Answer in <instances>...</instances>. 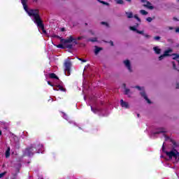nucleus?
I'll return each mask as SVG.
<instances>
[{"mask_svg":"<svg viewBox=\"0 0 179 179\" xmlns=\"http://www.w3.org/2000/svg\"><path fill=\"white\" fill-rule=\"evenodd\" d=\"M21 2L22 3V6H24L25 12H27L29 16H31L32 17L33 22L36 23V24H37L39 30H42V33H43V34H47V31L44 29V24L39 16V10H38V9L29 10L27 5V0H21Z\"/></svg>","mask_w":179,"mask_h":179,"instance_id":"1","label":"nucleus"},{"mask_svg":"<svg viewBox=\"0 0 179 179\" xmlns=\"http://www.w3.org/2000/svg\"><path fill=\"white\" fill-rule=\"evenodd\" d=\"M76 44V41L73 38V36H70V37H67V38H60L61 43L57 45V48H73V43Z\"/></svg>","mask_w":179,"mask_h":179,"instance_id":"2","label":"nucleus"},{"mask_svg":"<svg viewBox=\"0 0 179 179\" xmlns=\"http://www.w3.org/2000/svg\"><path fill=\"white\" fill-rule=\"evenodd\" d=\"M166 156L173 160L174 162H179V152L177 150H171V151L165 152Z\"/></svg>","mask_w":179,"mask_h":179,"instance_id":"3","label":"nucleus"},{"mask_svg":"<svg viewBox=\"0 0 179 179\" xmlns=\"http://www.w3.org/2000/svg\"><path fill=\"white\" fill-rule=\"evenodd\" d=\"M64 73L66 76H70L72 63L69 59H66L64 63Z\"/></svg>","mask_w":179,"mask_h":179,"instance_id":"4","label":"nucleus"},{"mask_svg":"<svg viewBox=\"0 0 179 179\" xmlns=\"http://www.w3.org/2000/svg\"><path fill=\"white\" fill-rule=\"evenodd\" d=\"M123 64L124 65V67H126V69H127V70H128V71H129V73H132L133 67H132L131 60H129V59H126L123 60Z\"/></svg>","mask_w":179,"mask_h":179,"instance_id":"5","label":"nucleus"},{"mask_svg":"<svg viewBox=\"0 0 179 179\" xmlns=\"http://www.w3.org/2000/svg\"><path fill=\"white\" fill-rule=\"evenodd\" d=\"M136 88L141 91L140 94L141 96H143L144 99H145L148 103H152V101H150V99H149V98L148 97V95L146 94L144 88H142L141 87H136Z\"/></svg>","mask_w":179,"mask_h":179,"instance_id":"6","label":"nucleus"},{"mask_svg":"<svg viewBox=\"0 0 179 179\" xmlns=\"http://www.w3.org/2000/svg\"><path fill=\"white\" fill-rule=\"evenodd\" d=\"M36 152V148L33 145V147H31V148H27L25 150V155H28V156H31L34 155V153Z\"/></svg>","mask_w":179,"mask_h":179,"instance_id":"7","label":"nucleus"},{"mask_svg":"<svg viewBox=\"0 0 179 179\" xmlns=\"http://www.w3.org/2000/svg\"><path fill=\"white\" fill-rule=\"evenodd\" d=\"M138 26H139L138 24H136L135 26H130L129 29L131 30L132 31H136L138 34H143V31H140L139 30H138Z\"/></svg>","mask_w":179,"mask_h":179,"instance_id":"8","label":"nucleus"},{"mask_svg":"<svg viewBox=\"0 0 179 179\" xmlns=\"http://www.w3.org/2000/svg\"><path fill=\"white\" fill-rule=\"evenodd\" d=\"M120 106H122V108H124V109H129L130 108L129 102L124 101V99L120 100Z\"/></svg>","mask_w":179,"mask_h":179,"instance_id":"9","label":"nucleus"},{"mask_svg":"<svg viewBox=\"0 0 179 179\" xmlns=\"http://www.w3.org/2000/svg\"><path fill=\"white\" fill-rule=\"evenodd\" d=\"M103 48H100V46H94V52L95 55H98L100 51H102Z\"/></svg>","mask_w":179,"mask_h":179,"instance_id":"10","label":"nucleus"},{"mask_svg":"<svg viewBox=\"0 0 179 179\" xmlns=\"http://www.w3.org/2000/svg\"><path fill=\"white\" fill-rule=\"evenodd\" d=\"M153 51H155L157 55H159L162 52V49L159 46H154Z\"/></svg>","mask_w":179,"mask_h":179,"instance_id":"11","label":"nucleus"},{"mask_svg":"<svg viewBox=\"0 0 179 179\" xmlns=\"http://www.w3.org/2000/svg\"><path fill=\"white\" fill-rule=\"evenodd\" d=\"M73 38L76 41V43H74V41H71V44L73 45H73H77V44H78L77 40H78V41L82 40L83 37H78L77 38ZM73 47H72V48H73Z\"/></svg>","mask_w":179,"mask_h":179,"instance_id":"12","label":"nucleus"},{"mask_svg":"<svg viewBox=\"0 0 179 179\" xmlns=\"http://www.w3.org/2000/svg\"><path fill=\"white\" fill-rule=\"evenodd\" d=\"M126 15L128 19H132V17H134V13L132 12H126Z\"/></svg>","mask_w":179,"mask_h":179,"instance_id":"13","label":"nucleus"},{"mask_svg":"<svg viewBox=\"0 0 179 179\" xmlns=\"http://www.w3.org/2000/svg\"><path fill=\"white\" fill-rule=\"evenodd\" d=\"M124 94H126V95H128V96H131L132 93L131 92V91L129 88H125Z\"/></svg>","mask_w":179,"mask_h":179,"instance_id":"14","label":"nucleus"},{"mask_svg":"<svg viewBox=\"0 0 179 179\" xmlns=\"http://www.w3.org/2000/svg\"><path fill=\"white\" fill-rule=\"evenodd\" d=\"M10 148L8 147V149L6 151V157H10Z\"/></svg>","mask_w":179,"mask_h":179,"instance_id":"15","label":"nucleus"},{"mask_svg":"<svg viewBox=\"0 0 179 179\" xmlns=\"http://www.w3.org/2000/svg\"><path fill=\"white\" fill-rule=\"evenodd\" d=\"M173 52L172 49H167V50H164V57L169 56V53Z\"/></svg>","mask_w":179,"mask_h":179,"instance_id":"16","label":"nucleus"},{"mask_svg":"<svg viewBox=\"0 0 179 179\" xmlns=\"http://www.w3.org/2000/svg\"><path fill=\"white\" fill-rule=\"evenodd\" d=\"M171 56H172V59H177L179 58V54L178 53H173L171 55Z\"/></svg>","mask_w":179,"mask_h":179,"instance_id":"17","label":"nucleus"},{"mask_svg":"<svg viewBox=\"0 0 179 179\" xmlns=\"http://www.w3.org/2000/svg\"><path fill=\"white\" fill-rule=\"evenodd\" d=\"M50 77V78H56L57 80H59V77H57L55 73H51Z\"/></svg>","mask_w":179,"mask_h":179,"instance_id":"18","label":"nucleus"},{"mask_svg":"<svg viewBox=\"0 0 179 179\" xmlns=\"http://www.w3.org/2000/svg\"><path fill=\"white\" fill-rule=\"evenodd\" d=\"M143 31V36L145 37V38H147L148 40H149L150 38H151V36H150L149 34H145Z\"/></svg>","mask_w":179,"mask_h":179,"instance_id":"19","label":"nucleus"},{"mask_svg":"<svg viewBox=\"0 0 179 179\" xmlns=\"http://www.w3.org/2000/svg\"><path fill=\"white\" fill-rule=\"evenodd\" d=\"M100 3H103V5H106V6H110V3L108 2H106L105 1L98 0Z\"/></svg>","mask_w":179,"mask_h":179,"instance_id":"20","label":"nucleus"},{"mask_svg":"<svg viewBox=\"0 0 179 179\" xmlns=\"http://www.w3.org/2000/svg\"><path fill=\"white\" fill-rule=\"evenodd\" d=\"M140 13H141V15H148V12L145 10H140Z\"/></svg>","mask_w":179,"mask_h":179,"instance_id":"21","label":"nucleus"},{"mask_svg":"<svg viewBox=\"0 0 179 179\" xmlns=\"http://www.w3.org/2000/svg\"><path fill=\"white\" fill-rule=\"evenodd\" d=\"M165 57V52H164L163 55L159 56V60H162Z\"/></svg>","mask_w":179,"mask_h":179,"instance_id":"22","label":"nucleus"},{"mask_svg":"<svg viewBox=\"0 0 179 179\" xmlns=\"http://www.w3.org/2000/svg\"><path fill=\"white\" fill-rule=\"evenodd\" d=\"M91 109H92V111L94 112V113H97V112L99 111V109H97V108H92V106H91Z\"/></svg>","mask_w":179,"mask_h":179,"instance_id":"23","label":"nucleus"},{"mask_svg":"<svg viewBox=\"0 0 179 179\" xmlns=\"http://www.w3.org/2000/svg\"><path fill=\"white\" fill-rule=\"evenodd\" d=\"M116 3H119L120 5H123L124 1L123 0H115Z\"/></svg>","mask_w":179,"mask_h":179,"instance_id":"24","label":"nucleus"},{"mask_svg":"<svg viewBox=\"0 0 179 179\" xmlns=\"http://www.w3.org/2000/svg\"><path fill=\"white\" fill-rule=\"evenodd\" d=\"M55 90H60L61 91H64L63 87H61V85H57V88H54Z\"/></svg>","mask_w":179,"mask_h":179,"instance_id":"25","label":"nucleus"},{"mask_svg":"<svg viewBox=\"0 0 179 179\" xmlns=\"http://www.w3.org/2000/svg\"><path fill=\"white\" fill-rule=\"evenodd\" d=\"M172 64H173V69H174L175 70H178V71H179L178 67H176V63H175V62H172Z\"/></svg>","mask_w":179,"mask_h":179,"instance_id":"26","label":"nucleus"},{"mask_svg":"<svg viewBox=\"0 0 179 179\" xmlns=\"http://www.w3.org/2000/svg\"><path fill=\"white\" fill-rule=\"evenodd\" d=\"M88 41H92V43H96V41H97V38H90Z\"/></svg>","mask_w":179,"mask_h":179,"instance_id":"27","label":"nucleus"},{"mask_svg":"<svg viewBox=\"0 0 179 179\" xmlns=\"http://www.w3.org/2000/svg\"><path fill=\"white\" fill-rule=\"evenodd\" d=\"M166 129H161V131H158L157 134H159V133H166Z\"/></svg>","mask_w":179,"mask_h":179,"instance_id":"28","label":"nucleus"},{"mask_svg":"<svg viewBox=\"0 0 179 179\" xmlns=\"http://www.w3.org/2000/svg\"><path fill=\"white\" fill-rule=\"evenodd\" d=\"M101 24H104L105 26H106V27H109V24L106 22H102Z\"/></svg>","mask_w":179,"mask_h":179,"instance_id":"29","label":"nucleus"},{"mask_svg":"<svg viewBox=\"0 0 179 179\" xmlns=\"http://www.w3.org/2000/svg\"><path fill=\"white\" fill-rule=\"evenodd\" d=\"M134 17L138 20V22H141V19L138 17L137 15H135Z\"/></svg>","mask_w":179,"mask_h":179,"instance_id":"30","label":"nucleus"},{"mask_svg":"<svg viewBox=\"0 0 179 179\" xmlns=\"http://www.w3.org/2000/svg\"><path fill=\"white\" fill-rule=\"evenodd\" d=\"M146 20L147 22H151L153 20V19H152V17H147Z\"/></svg>","mask_w":179,"mask_h":179,"instance_id":"31","label":"nucleus"},{"mask_svg":"<svg viewBox=\"0 0 179 179\" xmlns=\"http://www.w3.org/2000/svg\"><path fill=\"white\" fill-rule=\"evenodd\" d=\"M6 173V171H4L3 173H0V178H2L3 177V176H5Z\"/></svg>","mask_w":179,"mask_h":179,"instance_id":"32","label":"nucleus"},{"mask_svg":"<svg viewBox=\"0 0 179 179\" xmlns=\"http://www.w3.org/2000/svg\"><path fill=\"white\" fill-rule=\"evenodd\" d=\"M161 37L159 36H156L154 38L155 40H156L157 41H158L159 40H160Z\"/></svg>","mask_w":179,"mask_h":179,"instance_id":"33","label":"nucleus"},{"mask_svg":"<svg viewBox=\"0 0 179 179\" xmlns=\"http://www.w3.org/2000/svg\"><path fill=\"white\" fill-rule=\"evenodd\" d=\"M110 45H112V47H113L114 43H113V41H110Z\"/></svg>","mask_w":179,"mask_h":179,"instance_id":"34","label":"nucleus"},{"mask_svg":"<svg viewBox=\"0 0 179 179\" xmlns=\"http://www.w3.org/2000/svg\"><path fill=\"white\" fill-rule=\"evenodd\" d=\"M48 84H49V85H51L52 87H54V84H51L50 81H48Z\"/></svg>","mask_w":179,"mask_h":179,"instance_id":"35","label":"nucleus"},{"mask_svg":"<svg viewBox=\"0 0 179 179\" xmlns=\"http://www.w3.org/2000/svg\"><path fill=\"white\" fill-rule=\"evenodd\" d=\"M64 118L66 119V120H68V116H66V115L64 114Z\"/></svg>","mask_w":179,"mask_h":179,"instance_id":"36","label":"nucleus"},{"mask_svg":"<svg viewBox=\"0 0 179 179\" xmlns=\"http://www.w3.org/2000/svg\"><path fill=\"white\" fill-rule=\"evenodd\" d=\"M176 33H179V27H178L177 29H176Z\"/></svg>","mask_w":179,"mask_h":179,"instance_id":"37","label":"nucleus"},{"mask_svg":"<svg viewBox=\"0 0 179 179\" xmlns=\"http://www.w3.org/2000/svg\"><path fill=\"white\" fill-rule=\"evenodd\" d=\"M162 150H163V152H165V150H164V144H163V145H162Z\"/></svg>","mask_w":179,"mask_h":179,"instance_id":"38","label":"nucleus"},{"mask_svg":"<svg viewBox=\"0 0 179 179\" xmlns=\"http://www.w3.org/2000/svg\"><path fill=\"white\" fill-rule=\"evenodd\" d=\"M169 30H173V27H169L168 28Z\"/></svg>","mask_w":179,"mask_h":179,"instance_id":"39","label":"nucleus"},{"mask_svg":"<svg viewBox=\"0 0 179 179\" xmlns=\"http://www.w3.org/2000/svg\"><path fill=\"white\" fill-rule=\"evenodd\" d=\"M61 31H65V29L64 28L61 29Z\"/></svg>","mask_w":179,"mask_h":179,"instance_id":"40","label":"nucleus"},{"mask_svg":"<svg viewBox=\"0 0 179 179\" xmlns=\"http://www.w3.org/2000/svg\"><path fill=\"white\" fill-rule=\"evenodd\" d=\"M80 60H82L83 62H87V60L83 59H80Z\"/></svg>","mask_w":179,"mask_h":179,"instance_id":"41","label":"nucleus"},{"mask_svg":"<svg viewBox=\"0 0 179 179\" xmlns=\"http://www.w3.org/2000/svg\"><path fill=\"white\" fill-rule=\"evenodd\" d=\"M173 20H178L176 17H173Z\"/></svg>","mask_w":179,"mask_h":179,"instance_id":"42","label":"nucleus"},{"mask_svg":"<svg viewBox=\"0 0 179 179\" xmlns=\"http://www.w3.org/2000/svg\"><path fill=\"white\" fill-rule=\"evenodd\" d=\"M0 136H2V131L0 130Z\"/></svg>","mask_w":179,"mask_h":179,"instance_id":"43","label":"nucleus"},{"mask_svg":"<svg viewBox=\"0 0 179 179\" xmlns=\"http://www.w3.org/2000/svg\"><path fill=\"white\" fill-rule=\"evenodd\" d=\"M55 37H57V36H55ZM57 38H60V37H59V36H58V37H57Z\"/></svg>","mask_w":179,"mask_h":179,"instance_id":"44","label":"nucleus"},{"mask_svg":"<svg viewBox=\"0 0 179 179\" xmlns=\"http://www.w3.org/2000/svg\"><path fill=\"white\" fill-rule=\"evenodd\" d=\"M138 117H139V115H138Z\"/></svg>","mask_w":179,"mask_h":179,"instance_id":"45","label":"nucleus"},{"mask_svg":"<svg viewBox=\"0 0 179 179\" xmlns=\"http://www.w3.org/2000/svg\"><path fill=\"white\" fill-rule=\"evenodd\" d=\"M41 148H42L43 145H41Z\"/></svg>","mask_w":179,"mask_h":179,"instance_id":"46","label":"nucleus"}]
</instances>
